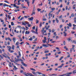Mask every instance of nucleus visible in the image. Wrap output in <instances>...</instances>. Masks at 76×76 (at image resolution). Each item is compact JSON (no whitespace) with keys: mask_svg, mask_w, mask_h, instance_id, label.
Segmentation results:
<instances>
[{"mask_svg":"<svg viewBox=\"0 0 76 76\" xmlns=\"http://www.w3.org/2000/svg\"><path fill=\"white\" fill-rule=\"evenodd\" d=\"M71 74H72V72H67L62 75V76L66 75V76H70V75H71Z\"/></svg>","mask_w":76,"mask_h":76,"instance_id":"1","label":"nucleus"},{"mask_svg":"<svg viewBox=\"0 0 76 76\" xmlns=\"http://www.w3.org/2000/svg\"><path fill=\"white\" fill-rule=\"evenodd\" d=\"M21 64H22V65H23V66H25L26 67H27V66H28V65L24 63V62H21Z\"/></svg>","mask_w":76,"mask_h":76,"instance_id":"2","label":"nucleus"},{"mask_svg":"<svg viewBox=\"0 0 76 76\" xmlns=\"http://www.w3.org/2000/svg\"><path fill=\"white\" fill-rule=\"evenodd\" d=\"M28 19L29 20H33V19H34V17H32L31 18H28Z\"/></svg>","mask_w":76,"mask_h":76,"instance_id":"3","label":"nucleus"},{"mask_svg":"<svg viewBox=\"0 0 76 76\" xmlns=\"http://www.w3.org/2000/svg\"><path fill=\"white\" fill-rule=\"evenodd\" d=\"M13 66L14 67V68L13 69V70H16V69H18V68H16V66L15 65H13Z\"/></svg>","mask_w":76,"mask_h":76,"instance_id":"4","label":"nucleus"},{"mask_svg":"<svg viewBox=\"0 0 76 76\" xmlns=\"http://www.w3.org/2000/svg\"><path fill=\"white\" fill-rule=\"evenodd\" d=\"M25 1H26L27 3V4H28V6H29V1L28 0H24Z\"/></svg>","mask_w":76,"mask_h":76,"instance_id":"5","label":"nucleus"},{"mask_svg":"<svg viewBox=\"0 0 76 76\" xmlns=\"http://www.w3.org/2000/svg\"><path fill=\"white\" fill-rule=\"evenodd\" d=\"M30 33V31H26L25 32V34L26 35L27 34H29Z\"/></svg>","mask_w":76,"mask_h":76,"instance_id":"6","label":"nucleus"},{"mask_svg":"<svg viewBox=\"0 0 76 76\" xmlns=\"http://www.w3.org/2000/svg\"><path fill=\"white\" fill-rule=\"evenodd\" d=\"M35 12L34 11V10H33L32 14H31V15L32 16L33 15H35Z\"/></svg>","mask_w":76,"mask_h":76,"instance_id":"7","label":"nucleus"},{"mask_svg":"<svg viewBox=\"0 0 76 76\" xmlns=\"http://www.w3.org/2000/svg\"><path fill=\"white\" fill-rule=\"evenodd\" d=\"M3 6L4 7H6V6H7V7H9V5H7L6 4H3Z\"/></svg>","mask_w":76,"mask_h":76,"instance_id":"8","label":"nucleus"},{"mask_svg":"<svg viewBox=\"0 0 76 76\" xmlns=\"http://www.w3.org/2000/svg\"><path fill=\"white\" fill-rule=\"evenodd\" d=\"M64 66V64H62L60 66L58 67V68H60L61 67H63V66Z\"/></svg>","mask_w":76,"mask_h":76,"instance_id":"9","label":"nucleus"},{"mask_svg":"<svg viewBox=\"0 0 76 76\" xmlns=\"http://www.w3.org/2000/svg\"><path fill=\"white\" fill-rule=\"evenodd\" d=\"M72 37H70L69 38L67 39L68 41H70L72 39Z\"/></svg>","mask_w":76,"mask_h":76,"instance_id":"10","label":"nucleus"},{"mask_svg":"<svg viewBox=\"0 0 76 76\" xmlns=\"http://www.w3.org/2000/svg\"><path fill=\"white\" fill-rule=\"evenodd\" d=\"M36 34H38V32H37L38 31V27H37L36 29Z\"/></svg>","mask_w":76,"mask_h":76,"instance_id":"11","label":"nucleus"},{"mask_svg":"<svg viewBox=\"0 0 76 76\" xmlns=\"http://www.w3.org/2000/svg\"><path fill=\"white\" fill-rule=\"evenodd\" d=\"M64 58V56H62L61 57V58L59 59V61H61L62 59V58Z\"/></svg>","mask_w":76,"mask_h":76,"instance_id":"12","label":"nucleus"},{"mask_svg":"<svg viewBox=\"0 0 76 76\" xmlns=\"http://www.w3.org/2000/svg\"><path fill=\"white\" fill-rule=\"evenodd\" d=\"M37 73H38L39 75H42V73H41V72L38 71L37 72Z\"/></svg>","mask_w":76,"mask_h":76,"instance_id":"13","label":"nucleus"},{"mask_svg":"<svg viewBox=\"0 0 76 76\" xmlns=\"http://www.w3.org/2000/svg\"><path fill=\"white\" fill-rule=\"evenodd\" d=\"M11 25L12 26H13L15 25V24H14V23H13V22H11Z\"/></svg>","mask_w":76,"mask_h":76,"instance_id":"14","label":"nucleus"},{"mask_svg":"<svg viewBox=\"0 0 76 76\" xmlns=\"http://www.w3.org/2000/svg\"><path fill=\"white\" fill-rule=\"evenodd\" d=\"M45 29V28H42V32H44V29Z\"/></svg>","mask_w":76,"mask_h":76,"instance_id":"15","label":"nucleus"},{"mask_svg":"<svg viewBox=\"0 0 76 76\" xmlns=\"http://www.w3.org/2000/svg\"><path fill=\"white\" fill-rule=\"evenodd\" d=\"M32 33H34V34H37V32H35V31H34V30H32L31 31Z\"/></svg>","mask_w":76,"mask_h":76,"instance_id":"16","label":"nucleus"},{"mask_svg":"<svg viewBox=\"0 0 76 76\" xmlns=\"http://www.w3.org/2000/svg\"><path fill=\"white\" fill-rule=\"evenodd\" d=\"M69 26L70 27H72V24L71 23H69Z\"/></svg>","mask_w":76,"mask_h":76,"instance_id":"17","label":"nucleus"},{"mask_svg":"<svg viewBox=\"0 0 76 76\" xmlns=\"http://www.w3.org/2000/svg\"><path fill=\"white\" fill-rule=\"evenodd\" d=\"M56 21L57 23H58V22L59 21L58 20V19L57 18H56Z\"/></svg>","mask_w":76,"mask_h":76,"instance_id":"18","label":"nucleus"},{"mask_svg":"<svg viewBox=\"0 0 76 76\" xmlns=\"http://www.w3.org/2000/svg\"><path fill=\"white\" fill-rule=\"evenodd\" d=\"M43 47H46L47 48V45L43 44L42 45Z\"/></svg>","mask_w":76,"mask_h":76,"instance_id":"19","label":"nucleus"},{"mask_svg":"<svg viewBox=\"0 0 76 76\" xmlns=\"http://www.w3.org/2000/svg\"><path fill=\"white\" fill-rule=\"evenodd\" d=\"M24 23L25 24H27V25H28V24H29V23L27 22H24Z\"/></svg>","mask_w":76,"mask_h":76,"instance_id":"20","label":"nucleus"},{"mask_svg":"<svg viewBox=\"0 0 76 76\" xmlns=\"http://www.w3.org/2000/svg\"><path fill=\"white\" fill-rule=\"evenodd\" d=\"M12 50H14V48H15V46L12 45Z\"/></svg>","mask_w":76,"mask_h":76,"instance_id":"21","label":"nucleus"},{"mask_svg":"<svg viewBox=\"0 0 76 76\" xmlns=\"http://www.w3.org/2000/svg\"><path fill=\"white\" fill-rule=\"evenodd\" d=\"M42 34L43 35H47V34H44V32H42Z\"/></svg>","mask_w":76,"mask_h":76,"instance_id":"22","label":"nucleus"},{"mask_svg":"<svg viewBox=\"0 0 76 76\" xmlns=\"http://www.w3.org/2000/svg\"><path fill=\"white\" fill-rule=\"evenodd\" d=\"M30 70H33V71H36V70L35 69H34V68H30Z\"/></svg>","mask_w":76,"mask_h":76,"instance_id":"23","label":"nucleus"},{"mask_svg":"<svg viewBox=\"0 0 76 76\" xmlns=\"http://www.w3.org/2000/svg\"><path fill=\"white\" fill-rule=\"evenodd\" d=\"M42 20L43 21H46V20H47V19L46 18H43Z\"/></svg>","mask_w":76,"mask_h":76,"instance_id":"24","label":"nucleus"},{"mask_svg":"<svg viewBox=\"0 0 76 76\" xmlns=\"http://www.w3.org/2000/svg\"><path fill=\"white\" fill-rule=\"evenodd\" d=\"M71 17H75V15H74V14L72 13L71 14Z\"/></svg>","mask_w":76,"mask_h":76,"instance_id":"25","label":"nucleus"},{"mask_svg":"<svg viewBox=\"0 0 76 76\" xmlns=\"http://www.w3.org/2000/svg\"><path fill=\"white\" fill-rule=\"evenodd\" d=\"M8 18L9 19H11V17L10 16V15H9L8 16Z\"/></svg>","mask_w":76,"mask_h":76,"instance_id":"26","label":"nucleus"},{"mask_svg":"<svg viewBox=\"0 0 76 76\" xmlns=\"http://www.w3.org/2000/svg\"><path fill=\"white\" fill-rule=\"evenodd\" d=\"M36 23H38L39 22V20L37 19H36Z\"/></svg>","mask_w":76,"mask_h":76,"instance_id":"27","label":"nucleus"},{"mask_svg":"<svg viewBox=\"0 0 76 76\" xmlns=\"http://www.w3.org/2000/svg\"><path fill=\"white\" fill-rule=\"evenodd\" d=\"M24 18H28H28H29V15H28V16H24Z\"/></svg>","mask_w":76,"mask_h":76,"instance_id":"28","label":"nucleus"},{"mask_svg":"<svg viewBox=\"0 0 76 76\" xmlns=\"http://www.w3.org/2000/svg\"><path fill=\"white\" fill-rule=\"evenodd\" d=\"M42 26V22H40V24H39V27H41Z\"/></svg>","mask_w":76,"mask_h":76,"instance_id":"29","label":"nucleus"},{"mask_svg":"<svg viewBox=\"0 0 76 76\" xmlns=\"http://www.w3.org/2000/svg\"><path fill=\"white\" fill-rule=\"evenodd\" d=\"M42 42L44 43H45V42H46V40H45L43 39L42 40Z\"/></svg>","mask_w":76,"mask_h":76,"instance_id":"30","label":"nucleus"},{"mask_svg":"<svg viewBox=\"0 0 76 76\" xmlns=\"http://www.w3.org/2000/svg\"><path fill=\"white\" fill-rule=\"evenodd\" d=\"M51 10H52V11H54L55 10V8H52L51 9Z\"/></svg>","mask_w":76,"mask_h":76,"instance_id":"31","label":"nucleus"},{"mask_svg":"<svg viewBox=\"0 0 76 76\" xmlns=\"http://www.w3.org/2000/svg\"><path fill=\"white\" fill-rule=\"evenodd\" d=\"M4 11H5V12H6L7 13H8V12H9V11L8 10H4Z\"/></svg>","mask_w":76,"mask_h":76,"instance_id":"32","label":"nucleus"},{"mask_svg":"<svg viewBox=\"0 0 76 76\" xmlns=\"http://www.w3.org/2000/svg\"><path fill=\"white\" fill-rule=\"evenodd\" d=\"M32 73H33V74H34V75H35V74H36V72H34V71H33L32 72Z\"/></svg>","mask_w":76,"mask_h":76,"instance_id":"33","label":"nucleus"},{"mask_svg":"<svg viewBox=\"0 0 76 76\" xmlns=\"http://www.w3.org/2000/svg\"><path fill=\"white\" fill-rule=\"evenodd\" d=\"M4 45H6V46L7 45V42H6V41L5 42Z\"/></svg>","mask_w":76,"mask_h":76,"instance_id":"34","label":"nucleus"},{"mask_svg":"<svg viewBox=\"0 0 76 76\" xmlns=\"http://www.w3.org/2000/svg\"><path fill=\"white\" fill-rule=\"evenodd\" d=\"M6 58H7V57L8 58H9V59H10V57H9L7 55L6 56Z\"/></svg>","mask_w":76,"mask_h":76,"instance_id":"35","label":"nucleus"},{"mask_svg":"<svg viewBox=\"0 0 76 76\" xmlns=\"http://www.w3.org/2000/svg\"><path fill=\"white\" fill-rule=\"evenodd\" d=\"M22 25H25V26H26V24L24 22L23 23V22H22Z\"/></svg>","mask_w":76,"mask_h":76,"instance_id":"36","label":"nucleus"},{"mask_svg":"<svg viewBox=\"0 0 76 76\" xmlns=\"http://www.w3.org/2000/svg\"><path fill=\"white\" fill-rule=\"evenodd\" d=\"M37 10H38V12H39V11H41V9H39V8H38V9H37Z\"/></svg>","mask_w":76,"mask_h":76,"instance_id":"37","label":"nucleus"},{"mask_svg":"<svg viewBox=\"0 0 76 76\" xmlns=\"http://www.w3.org/2000/svg\"><path fill=\"white\" fill-rule=\"evenodd\" d=\"M45 53H49V50H48L47 51H45Z\"/></svg>","mask_w":76,"mask_h":76,"instance_id":"38","label":"nucleus"},{"mask_svg":"<svg viewBox=\"0 0 76 76\" xmlns=\"http://www.w3.org/2000/svg\"><path fill=\"white\" fill-rule=\"evenodd\" d=\"M18 53H19V55L20 56H21V54H20V52L19 51L18 52Z\"/></svg>","mask_w":76,"mask_h":76,"instance_id":"39","label":"nucleus"},{"mask_svg":"<svg viewBox=\"0 0 76 76\" xmlns=\"http://www.w3.org/2000/svg\"><path fill=\"white\" fill-rule=\"evenodd\" d=\"M22 8H23V9H26V7H25V6H22Z\"/></svg>","mask_w":76,"mask_h":76,"instance_id":"40","label":"nucleus"},{"mask_svg":"<svg viewBox=\"0 0 76 76\" xmlns=\"http://www.w3.org/2000/svg\"><path fill=\"white\" fill-rule=\"evenodd\" d=\"M18 44H19V42H17V43H16V45H18Z\"/></svg>","mask_w":76,"mask_h":76,"instance_id":"41","label":"nucleus"},{"mask_svg":"<svg viewBox=\"0 0 76 76\" xmlns=\"http://www.w3.org/2000/svg\"><path fill=\"white\" fill-rule=\"evenodd\" d=\"M29 40L30 41H32V37H30V38L29 39Z\"/></svg>","mask_w":76,"mask_h":76,"instance_id":"42","label":"nucleus"},{"mask_svg":"<svg viewBox=\"0 0 76 76\" xmlns=\"http://www.w3.org/2000/svg\"><path fill=\"white\" fill-rule=\"evenodd\" d=\"M4 2H5V3H8V4H9V3L7 1H4Z\"/></svg>","mask_w":76,"mask_h":76,"instance_id":"43","label":"nucleus"},{"mask_svg":"<svg viewBox=\"0 0 76 76\" xmlns=\"http://www.w3.org/2000/svg\"><path fill=\"white\" fill-rule=\"evenodd\" d=\"M33 29H35V26H34L33 27H32Z\"/></svg>","mask_w":76,"mask_h":76,"instance_id":"44","label":"nucleus"},{"mask_svg":"<svg viewBox=\"0 0 76 76\" xmlns=\"http://www.w3.org/2000/svg\"><path fill=\"white\" fill-rule=\"evenodd\" d=\"M63 26V25H61L60 26V28H62Z\"/></svg>","mask_w":76,"mask_h":76,"instance_id":"45","label":"nucleus"},{"mask_svg":"<svg viewBox=\"0 0 76 76\" xmlns=\"http://www.w3.org/2000/svg\"><path fill=\"white\" fill-rule=\"evenodd\" d=\"M19 61V58H18L16 60V62H17V61Z\"/></svg>","mask_w":76,"mask_h":76,"instance_id":"46","label":"nucleus"},{"mask_svg":"<svg viewBox=\"0 0 76 76\" xmlns=\"http://www.w3.org/2000/svg\"><path fill=\"white\" fill-rule=\"evenodd\" d=\"M12 40L13 41H15V40H16V38L14 37L12 39Z\"/></svg>","mask_w":76,"mask_h":76,"instance_id":"47","label":"nucleus"},{"mask_svg":"<svg viewBox=\"0 0 76 76\" xmlns=\"http://www.w3.org/2000/svg\"><path fill=\"white\" fill-rule=\"evenodd\" d=\"M43 4H42V2L41 3V4H39V6H42Z\"/></svg>","mask_w":76,"mask_h":76,"instance_id":"48","label":"nucleus"},{"mask_svg":"<svg viewBox=\"0 0 76 76\" xmlns=\"http://www.w3.org/2000/svg\"><path fill=\"white\" fill-rule=\"evenodd\" d=\"M9 66H10V67H12V65H11V64H9Z\"/></svg>","mask_w":76,"mask_h":76,"instance_id":"49","label":"nucleus"},{"mask_svg":"<svg viewBox=\"0 0 76 76\" xmlns=\"http://www.w3.org/2000/svg\"><path fill=\"white\" fill-rule=\"evenodd\" d=\"M54 35H55V36H57V34H56V32H54Z\"/></svg>","mask_w":76,"mask_h":76,"instance_id":"50","label":"nucleus"},{"mask_svg":"<svg viewBox=\"0 0 76 76\" xmlns=\"http://www.w3.org/2000/svg\"><path fill=\"white\" fill-rule=\"evenodd\" d=\"M42 76H47L45 74H42Z\"/></svg>","mask_w":76,"mask_h":76,"instance_id":"51","label":"nucleus"},{"mask_svg":"<svg viewBox=\"0 0 76 76\" xmlns=\"http://www.w3.org/2000/svg\"><path fill=\"white\" fill-rule=\"evenodd\" d=\"M33 2H32V4H33L34 3V2L35 1V0H33Z\"/></svg>","mask_w":76,"mask_h":76,"instance_id":"52","label":"nucleus"},{"mask_svg":"<svg viewBox=\"0 0 76 76\" xmlns=\"http://www.w3.org/2000/svg\"><path fill=\"white\" fill-rule=\"evenodd\" d=\"M13 6H14V7H16V4H14Z\"/></svg>","mask_w":76,"mask_h":76,"instance_id":"53","label":"nucleus"},{"mask_svg":"<svg viewBox=\"0 0 76 76\" xmlns=\"http://www.w3.org/2000/svg\"><path fill=\"white\" fill-rule=\"evenodd\" d=\"M47 26H45V28H46V30H47L48 29V28H47Z\"/></svg>","mask_w":76,"mask_h":76,"instance_id":"54","label":"nucleus"},{"mask_svg":"<svg viewBox=\"0 0 76 76\" xmlns=\"http://www.w3.org/2000/svg\"><path fill=\"white\" fill-rule=\"evenodd\" d=\"M58 54H61V51H60L59 52H57Z\"/></svg>","mask_w":76,"mask_h":76,"instance_id":"55","label":"nucleus"},{"mask_svg":"<svg viewBox=\"0 0 76 76\" xmlns=\"http://www.w3.org/2000/svg\"><path fill=\"white\" fill-rule=\"evenodd\" d=\"M69 3H70V2H68L66 4L67 5H69Z\"/></svg>","mask_w":76,"mask_h":76,"instance_id":"56","label":"nucleus"},{"mask_svg":"<svg viewBox=\"0 0 76 76\" xmlns=\"http://www.w3.org/2000/svg\"><path fill=\"white\" fill-rule=\"evenodd\" d=\"M70 57V55L69 54V55L67 56V58H69V57Z\"/></svg>","mask_w":76,"mask_h":76,"instance_id":"57","label":"nucleus"},{"mask_svg":"<svg viewBox=\"0 0 76 76\" xmlns=\"http://www.w3.org/2000/svg\"><path fill=\"white\" fill-rule=\"evenodd\" d=\"M62 22H64V19H62Z\"/></svg>","mask_w":76,"mask_h":76,"instance_id":"58","label":"nucleus"},{"mask_svg":"<svg viewBox=\"0 0 76 76\" xmlns=\"http://www.w3.org/2000/svg\"><path fill=\"white\" fill-rule=\"evenodd\" d=\"M75 72H76V70H74L73 71V73H75Z\"/></svg>","mask_w":76,"mask_h":76,"instance_id":"59","label":"nucleus"},{"mask_svg":"<svg viewBox=\"0 0 76 76\" xmlns=\"http://www.w3.org/2000/svg\"><path fill=\"white\" fill-rule=\"evenodd\" d=\"M3 4V3H0V6H2Z\"/></svg>","mask_w":76,"mask_h":76,"instance_id":"60","label":"nucleus"},{"mask_svg":"<svg viewBox=\"0 0 76 76\" xmlns=\"http://www.w3.org/2000/svg\"><path fill=\"white\" fill-rule=\"evenodd\" d=\"M64 35L65 37H66V35H67V33L64 34Z\"/></svg>","mask_w":76,"mask_h":76,"instance_id":"61","label":"nucleus"},{"mask_svg":"<svg viewBox=\"0 0 76 76\" xmlns=\"http://www.w3.org/2000/svg\"><path fill=\"white\" fill-rule=\"evenodd\" d=\"M23 18H24V17H22L20 19V20H22V19H23Z\"/></svg>","mask_w":76,"mask_h":76,"instance_id":"62","label":"nucleus"},{"mask_svg":"<svg viewBox=\"0 0 76 76\" xmlns=\"http://www.w3.org/2000/svg\"><path fill=\"white\" fill-rule=\"evenodd\" d=\"M73 42L74 43V44H76V41H75V40H73Z\"/></svg>","mask_w":76,"mask_h":76,"instance_id":"63","label":"nucleus"},{"mask_svg":"<svg viewBox=\"0 0 76 76\" xmlns=\"http://www.w3.org/2000/svg\"><path fill=\"white\" fill-rule=\"evenodd\" d=\"M28 27H30L31 25V24H28Z\"/></svg>","mask_w":76,"mask_h":76,"instance_id":"64","label":"nucleus"}]
</instances>
